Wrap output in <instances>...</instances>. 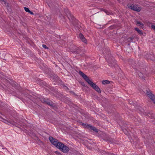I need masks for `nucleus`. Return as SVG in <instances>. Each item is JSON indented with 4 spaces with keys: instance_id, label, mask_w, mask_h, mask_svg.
Masks as SVG:
<instances>
[{
    "instance_id": "28",
    "label": "nucleus",
    "mask_w": 155,
    "mask_h": 155,
    "mask_svg": "<svg viewBox=\"0 0 155 155\" xmlns=\"http://www.w3.org/2000/svg\"><path fill=\"white\" fill-rule=\"evenodd\" d=\"M151 60H153L154 59H153V58H151Z\"/></svg>"
},
{
    "instance_id": "10",
    "label": "nucleus",
    "mask_w": 155,
    "mask_h": 155,
    "mask_svg": "<svg viewBox=\"0 0 155 155\" xmlns=\"http://www.w3.org/2000/svg\"><path fill=\"white\" fill-rule=\"evenodd\" d=\"M72 52L76 54H79L81 53V50L78 47H75Z\"/></svg>"
},
{
    "instance_id": "7",
    "label": "nucleus",
    "mask_w": 155,
    "mask_h": 155,
    "mask_svg": "<svg viewBox=\"0 0 155 155\" xmlns=\"http://www.w3.org/2000/svg\"><path fill=\"white\" fill-rule=\"evenodd\" d=\"M147 94L149 97L152 100L153 102L155 104V96L151 93L150 91H147Z\"/></svg>"
},
{
    "instance_id": "3",
    "label": "nucleus",
    "mask_w": 155,
    "mask_h": 155,
    "mask_svg": "<svg viewBox=\"0 0 155 155\" xmlns=\"http://www.w3.org/2000/svg\"><path fill=\"white\" fill-rule=\"evenodd\" d=\"M81 125L84 126V128H87L88 129L93 130L96 132H98V129H97L95 127H93L90 124H86L84 123H82Z\"/></svg>"
},
{
    "instance_id": "4",
    "label": "nucleus",
    "mask_w": 155,
    "mask_h": 155,
    "mask_svg": "<svg viewBox=\"0 0 155 155\" xmlns=\"http://www.w3.org/2000/svg\"><path fill=\"white\" fill-rule=\"evenodd\" d=\"M88 84L94 89L99 93H101V92L100 89L97 85L95 83H94L91 81Z\"/></svg>"
},
{
    "instance_id": "29",
    "label": "nucleus",
    "mask_w": 155,
    "mask_h": 155,
    "mask_svg": "<svg viewBox=\"0 0 155 155\" xmlns=\"http://www.w3.org/2000/svg\"><path fill=\"white\" fill-rule=\"evenodd\" d=\"M65 87L67 88V87H66V86H65Z\"/></svg>"
},
{
    "instance_id": "6",
    "label": "nucleus",
    "mask_w": 155,
    "mask_h": 155,
    "mask_svg": "<svg viewBox=\"0 0 155 155\" xmlns=\"http://www.w3.org/2000/svg\"><path fill=\"white\" fill-rule=\"evenodd\" d=\"M147 118L149 119V118H150L151 119V122L154 124H155V118L154 117L155 115L154 114L152 113H149L147 114L146 115Z\"/></svg>"
},
{
    "instance_id": "11",
    "label": "nucleus",
    "mask_w": 155,
    "mask_h": 155,
    "mask_svg": "<svg viewBox=\"0 0 155 155\" xmlns=\"http://www.w3.org/2000/svg\"><path fill=\"white\" fill-rule=\"evenodd\" d=\"M79 37L82 41L85 43H86V40L84 38V36L82 34H80L79 35Z\"/></svg>"
},
{
    "instance_id": "9",
    "label": "nucleus",
    "mask_w": 155,
    "mask_h": 155,
    "mask_svg": "<svg viewBox=\"0 0 155 155\" xmlns=\"http://www.w3.org/2000/svg\"><path fill=\"white\" fill-rule=\"evenodd\" d=\"M137 73H138V76L141 79L143 80H144L145 76V74H143L141 72L139 71H138V72H137Z\"/></svg>"
},
{
    "instance_id": "15",
    "label": "nucleus",
    "mask_w": 155,
    "mask_h": 155,
    "mask_svg": "<svg viewBox=\"0 0 155 155\" xmlns=\"http://www.w3.org/2000/svg\"><path fill=\"white\" fill-rule=\"evenodd\" d=\"M139 34L142 35L143 34L142 31L140 30L138 28H136L134 29Z\"/></svg>"
},
{
    "instance_id": "5",
    "label": "nucleus",
    "mask_w": 155,
    "mask_h": 155,
    "mask_svg": "<svg viewBox=\"0 0 155 155\" xmlns=\"http://www.w3.org/2000/svg\"><path fill=\"white\" fill-rule=\"evenodd\" d=\"M79 74L86 81V82L88 84L91 81L88 78V77L84 74L82 72L80 71L79 72Z\"/></svg>"
},
{
    "instance_id": "26",
    "label": "nucleus",
    "mask_w": 155,
    "mask_h": 155,
    "mask_svg": "<svg viewBox=\"0 0 155 155\" xmlns=\"http://www.w3.org/2000/svg\"><path fill=\"white\" fill-rule=\"evenodd\" d=\"M28 12L29 13L31 14V15L34 14L30 10V11H29V12Z\"/></svg>"
},
{
    "instance_id": "25",
    "label": "nucleus",
    "mask_w": 155,
    "mask_h": 155,
    "mask_svg": "<svg viewBox=\"0 0 155 155\" xmlns=\"http://www.w3.org/2000/svg\"><path fill=\"white\" fill-rule=\"evenodd\" d=\"M151 28L155 30V25H151Z\"/></svg>"
},
{
    "instance_id": "20",
    "label": "nucleus",
    "mask_w": 155,
    "mask_h": 155,
    "mask_svg": "<svg viewBox=\"0 0 155 155\" xmlns=\"http://www.w3.org/2000/svg\"><path fill=\"white\" fill-rule=\"evenodd\" d=\"M1 118L2 119V121L4 122L5 123H7L8 124V123H9V122H8V120H5V119H4L2 118Z\"/></svg>"
},
{
    "instance_id": "23",
    "label": "nucleus",
    "mask_w": 155,
    "mask_h": 155,
    "mask_svg": "<svg viewBox=\"0 0 155 155\" xmlns=\"http://www.w3.org/2000/svg\"><path fill=\"white\" fill-rule=\"evenodd\" d=\"M133 38L132 37H129L128 38V40L129 41H132Z\"/></svg>"
},
{
    "instance_id": "27",
    "label": "nucleus",
    "mask_w": 155,
    "mask_h": 155,
    "mask_svg": "<svg viewBox=\"0 0 155 155\" xmlns=\"http://www.w3.org/2000/svg\"><path fill=\"white\" fill-rule=\"evenodd\" d=\"M105 12L108 15L109 14V12L107 11L106 10Z\"/></svg>"
},
{
    "instance_id": "8",
    "label": "nucleus",
    "mask_w": 155,
    "mask_h": 155,
    "mask_svg": "<svg viewBox=\"0 0 155 155\" xmlns=\"http://www.w3.org/2000/svg\"><path fill=\"white\" fill-rule=\"evenodd\" d=\"M1 2L3 4H4L5 6L7 7V9L8 10H11L10 7L9 6V4L8 3H7V1L6 0H0Z\"/></svg>"
},
{
    "instance_id": "19",
    "label": "nucleus",
    "mask_w": 155,
    "mask_h": 155,
    "mask_svg": "<svg viewBox=\"0 0 155 155\" xmlns=\"http://www.w3.org/2000/svg\"><path fill=\"white\" fill-rule=\"evenodd\" d=\"M47 104H48V105H50V106H53V105H54L53 102L51 101H50L48 102Z\"/></svg>"
},
{
    "instance_id": "13",
    "label": "nucleus",
    "mask_w": 155,
    "mask_h": 155,
    "mask_svg": "<svg viewBox=\"0 0 155 155\" xmlns=\"http://www.w3.org/2000/svg\"><path fill=\"white\" fill-rule=\"evenodd\" d=\"M67 15L69 20H70V19H71L72 20H73V19H74V17L71 14L69 11H68V14H67Z\"/></svg>"
},
{
    "instance_id": "22",
    "label": "nucleus",
    "mask_w": 155,
    "mask_h": 155,
    "mask_svg": "<svg viewBox=\"0 0 155 155\" xmlns=\"http://www.w3.org/2000/svg\"><path fill=\"white\" fill-rule=\"evenodd\" d=\"M109 141L111 143H115V140L112 139H110Z\"/></svg>"
},
{
    "instance_id": "17",
    "label": "nucleus",
    "mask_w": 155,
    "mask_h": 155,
    "mask_svg": "<svg viewBox=\"0 0 155 155\" xmlns=\"http://www.w3.org/2000/svg\"><path fill=\"white\" fill-rule=\"evenodd\" d=\"M110 83V81L108 80H104L102 81V84H109Z\"/></svg>"
},
{
    "instance_id": "24",
    "label": "nucleus",
    "mask_w": 155,
    "mask_h": 155,
    "mask_svg": "<svg viewBox=\"0 0 155 155\" xmlns=\"http://www.w3.org/2000/svg\"><path fill=\"white\" fill-rule=\"evenodd\" d=\"M42 47L45 49H48V48L45 45H42Z\"/></svg>"
},
{
    "instance_id": "12",
    "label": "nucleus",
    "mask_w": 155,
    "mask_h": 155,
    "mask_svg": "<svg viewBox=\"0 0 155 155\" xmlns=\"http://www.w3.org/2000/svg\"><path fill=\"white\" fill-rule=\"evenodd\" d=\"M108 62L109 63V64L110 66L112 67L113 66H115L116 64V62L114 61H111L109 59L107 60Z\"/></svg>"
},
{
    "instance_id": "14",
    "label": "nucleus",
    "mask_w": 155,
    "mask_h": 155,
    "mask_svg": "<svg viewBox=\"0 0 155 155\" xmlns=\"http://www.w3.org/2000/svg\"><path fill=\"white\" fill-rule=\"evenodd\" d=\"M50 101V100H49L48 99H45V98H42L41 99V101L42 102L44 103H45L46 104H47V103L48 102Z\"/></svg>"
},
{
    "instance_id": "18",
    "label": "nucleus",
    "mask_w": 155,
    "mask_h": 155,
    "mask_svg": "<svg viewBox=\"0 0 155 155\" xmlns=\"http://www.w3.org/2000/svg\"><path fill=\"white\" fill-rule=\"evenodd\" d=\"M103 153L104 154H105L106 155H116L115 154H113V153H110L108 152H106L105 151H103Z\"/></svg>"
},
{
    "instance_id": "1",
    "label": "nucleus",
    "mask_w": 155,
    "mask_h": 155,
    "mask_svg": "<svg viewBox=\"0 0 155 155\" xmlns=\"http://www.w3.org/2000/svg\"><path fill=\"white\" fill-rule=\"evenodd\" d=\"M49 139L52 144L63 153H67L69 150V148L68 147L64 145L61 142H58L57 139L52 137H50Z\"/></svg>"
},
{
    "instance_id": "21",
    "label": "nucleus",
    "mask_w": 155,
    "mask_h": 155,
    "mask_svg": "<svg viewBox=\"0 0 155 155\" xmlns=\"http://www.w3.org/2000/svg\"><path fill=\"white\" fill-rule=\"evenodd\" d=\"M24 8L25 11L27 12H29V11H30V10H29L28 8L24 7Z\"/></svg>"
},
{
    "instance_id": "2",
    "label": "nucleus",
    "mask_w": 155,
    "mask_h": 155,
    "mask_svg": "<svg viewBox=\"0 0 155 155\" xmlns=\"http://www.w3.org/2000/svg\"><path fill=\"white\" fill-rule=\"evenodd\" d=\"M127 6L129 8L138 12H140L141 9L140 7L134 4H128Z\"/></svg>"
},
{
    "instance_id": "16",
    "label": "nucleus",
    "mask_w": 155,
    "mask_h": 155,
    "mask_svg": "<svg viewBox=\"0 0 155 155\" xmlns=\"http://www.w3.org/2000/svg\"><path fill=\"white\" fill-rule=\"evenodd\" d=\"M137 24L138 26H143V24L142 22H140V21H136Z\"/></svg>"
}]
</instances>
